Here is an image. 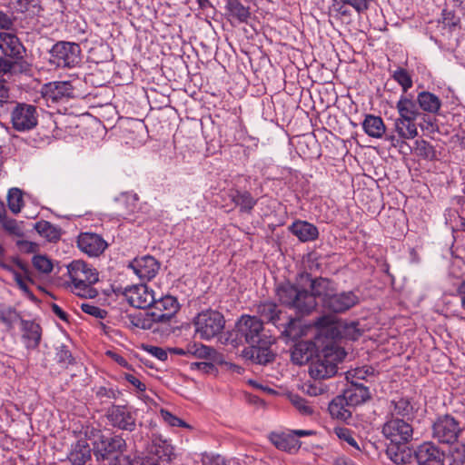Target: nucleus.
Wrapping results in <instances>:
<instances>
[{"label":"nucleus","instance_id":"34","mask_svg":"<svg viewBox=\"0 0 465 465\" xmlns=\"http://www.w3.org/2000/svg\"><path fill=\"white\" fill-rule=\"evenodd\" d=\"M35 231L46 241L56 242L62 235V229L48 221L41 220L34 225Z\"/></svg>","mask_w":465,"mask_h":465},{"label":"nucleus","instance_id":"36","mask_svg":"<svg viewBox=\"0 0 465 465\" xmlns=\"http://www.w3.org/2000/svg\"><path fill=\"white\" fill-rule=\"evenodd\" d=\"M12 262L15 264L13 271H8L13 274L14 280L18 287L27 283L33 282L32 272L28 265L17 257H12Z\"/></svg>","mask_w":465,"mask_h":465},{"label":"nucleus","instance_id":"11","mask_svg":"<svg viewBox=\"0 0 465 465\" xmlns=\"http://www.w3.org/2000/svg\"><path fill=\"white\" fill-rule=\"evenodd\" d=\"M237 329L250 345L262 343L263 337V322L256 316L242 315L237 322Z\"/></svg>","mask_w":465,"mask_h":465},{"label":"nucleus","instance_id":"4","mask_svg":"<svg viewBox=\"0 0 465 465\" xmlns=\"http://www.w3.org/2000/svg\"><path fill=\"white\" fill-rule=\"evenodd\" d=\"M49 64L63 69L78 67L82 63V49L74 42L59 41L49 51Z\"/></svg>","mask_w":465,"mask_h":465},{"label":"nucleus","instance_id":"50","mask_svg":"<svg viewBox=\"0 0 465 465\" xmlns=\"http://www.w3.org/2000/svg\"><path fill=\"white\" fill-rule=\"evenodd\" d=\"M116 465H155L149 458L136 457L132 458L130 455L116 459Z\"/></svg>","mask_w":465,"mask_h":465},{"label":"nucleus","instance_id":"28","mask_svg":"<svg viewBox=\"0 0 465 465\" xmlns=\"http://www.w3.org/2000/svg\"><path fill=\"white\" fill-rule=\"evenodd\" d=\"M137 201L138 198L136 194L128 193H122L115 199L114 210L116 215L124 219L132 215L137 209Z\"/></svg>","mask_w":465,"mask_h":465},{"label":"nucleus","instance_id":"29","mask_svg":"<svg viewBox=\"0 0 465 465\" xmlns=\"http://www.w3.org/2000/svg\"><path fill=\"white\" fill-rule=\"evenodd\" d=\"M290 232L301 242H311L318 238L319 232L315 225L305 221H296L289 227Z\"/></svg>","mask_w":465,"mask_h":465},{"label":"nucleus","instance_id":"48","mask_svg":"<svg viewBox=\"0 0 465 465\" xmlns=\"http://www.w3.org/2000/svg\"><path fill=\"white\" fill-rule=\"evenodd\" d=\"M32 262L34 267L42 273H49L53 270V263L45 255H35Z\"/></svg>","mask_w":465,"mask_h":465},{"label":"nucleus","instance_id":"44","mask_svg":"<svg viewBox=\"0 0 465 465\" xmlns=\"http://www.w3.org/2000/svg\"><path fill=\"white\" fill-rule=\"evenodd\" d=\"M7 203L12 213H18L24 205L23 192L18 188H11L7 194Z\"/></svg>","mask_w":465,"mask_h":465},{"label":"nucleus","instance_id":"20","mask_svg":"<svg viewBox=\"0 0 465 465\" xmlns=\"http://www.w3.org/2000/svg\"><path fill=\"white\" fill-rule=\"evenodd\" d=\"M106 416L114 427L128 431H133L135 429V418L124 406L113 405L108 409Z\"/></svg>","mask_w":465,"mask_h":465},{"label":"nucleus","instance_id":"15","mask_svg":"<svg viewBox=\"0 0 465 465\" xmlns=\"http://www.w3.org/2000/svg\"><path fill=\"white\" fill-rule=\"evenodd\" d=\"M360 302L358 295L352 291L334 292L324 302L323 308L332 313H343Z\"/></svg>","mask_w":465,"mask_h":465},{"label":"nucleus","instance_id":"59","mask_svg":"<svg viewBox=\"0 0 465 465\" xmlns=\"http://www.w3.org/2000/svg\"><path fill=\"white\" fill-rule=\"evenodd\" d=\"M143 349L162 361L167 360V351L161 347L153 345H143Z\"/></svg>","mask_w":465,"mask_h":465},{"label":"nucleus","instance_id":"3","mask_svg":"<svg viewBox=\"0 0 465 465\" xmlns=\"http://www.w3.org/2000/svg\"><path fill=\"white\" fill-rule=\"evenodd\" d=\"M346 356L343 349L331 345H326L315 358L312 359L309 365V374L313 380H324L334 376L337 372V365Z\"/></svg>","mask_w":465,"mask_h":465},{"label":"nucleus","instance_id":"55","mask_svg":"<svg viewBox=\"0 0 465 465\" xmlns=\"http://www.w3.org/2000/svg\"><path fill=\"white\" fill-rule=\"evenodd\" d=\"M334 432L340 440L348 442L351 446L359 449L357 441L352 436L351 430L345 427H337L334 429Z\"/></svg>","mask_w":465,"mask_h":465},{"label":"nucleus","instance_id":"14","mask_svg":"<svg viewBox=\"0 0 465 465\" xmlns=\"http://www.w3.org/2000/svg\"><path fill=\"white\" fill-rule=\"evenodd\" d=\"M313 430H295L289 433H272L270 437L272 443L279 450L294 453L301 448V441L297 437L313 435Z\"/></svg>","mask_w":465,"mask_h":465},{"label":"nucleus","instance_id":"39","mask_svg":"<svg viewBox=\"0 0 465 465\" xmlns=\"http://www.w3.org/2000/svg\"><path fill=\"white\" fill-rule=\"evenodd\" d=\"M351 407H349L341 395L336 396L329 404L328 410L332 418L348 420L351 417Z\"/></svg>","mask_w":465,"mask_h":465},{"label":"nucleus","instance_id":"25","mask_svg":"<svg viewBox=\"0 0 465 465\" xmlns=\"http://www.w3.org/2000/svg\"><path fill=\"white\" fill-rule=\"evenodd\" d=\"M259 319L273 324L276 328H280V322L285 318V312L279 309L278 305L271 301L259 303L256 308Z\"/></svg>","mask_w":465,"mask_h":465},{"label":"nucleus","instance_id":"37","mask_svg":"<svg viewBox=\"0 0 465 465\" xmlns=\"http://www.w3.org/2000/svg\"><path fill=\"white\" fill-rule=\"evenodd\" d=\"M21 312L15 307L0 303V322L4 324L7 331L14 330L15 324L22 320Z\"/></svg>","mask_w":465,"mask_h":465},{"label":"nucleus","instance_id":"61","mask_svg":"<svg viewBox=\"0 0 465 465\" xmlns=\"http://www.w3.org/2000/svg\"><path fill=\"white\" fill-rule=\"evenodd\" d=\"M420 126L421 129L426 130L430 133H433L438 129L437 124L435 123V119H432L430 116L423 117V124H420Z\"/></svg>","mask_w":465,"mask_h":465},{"label":"nucleus","instance_id":"30","mask_svg":"<svg viewBox=\"0 0 465 465\" xmlns=\"http://www.w3.org/2000/svg\"><path fill=\"white\" fill-rule=\"evenodd\" d=\"M282 336L288 340H297L304 334V331L301 325V321L297 318H292L285 314L284 320L280 322V328Z\"/></svg>","mask_w":465,"mask_h":465},{"label":"nucleus","instance_id":"1","mask_svg":"<svg viewBox=\"0 0 465 465\" xmlns=\"http://www.w3.org/2000/svg\"><path fill=\"white\" fill-rule=\"evenodd\" d=\"M337 291L334 282L328 278H312L309 272L298 274L297 285L290 282L280 284L276 288V296L282 304L306 315L317 306L316 298H320L322 307L326 300Z\"/></svg>","mask_w":465,"mask_h":465},{"label":"nucleus","instance_id":"12","mask_svg":"<svg viewBox=\"0 0 465 465\" xmlns=\"http://www.w3.org/2000/svg\"><path fill=\"white\" fill-rule=\"evenodd\" d=\"M130 305L138 309L151 308L155 302L153 291L145 284L127 286L123 292Z\"/></svg>","mask_w":465,"mask_h":465},{"label":"nucleus","instance_id":"22","mask_svg":"<svg viewBox=\"0 0 465 465\" xmlns=\"http://www.w3.org/2000/svg\"><path fill=\"white\" fill-rule=\"evenodd\" d=\"M0 49L5 56L15 61L23 59L25 52L19 38L11 33H0Z\"/></svg>","mask_w":465,"mask_h":465},{"label":"nucleus","instance_id":"60","mask_svg":"<svg viewBox=\"0 0 465 465\" xmlns=\"http://www.w3.org/2000/svg\"><path fill=\"white\" fill-rule=\"evenodd\" d=\"M341 2L352 6L359 14L366 12L370 7L366 0H341Z\"/></svg>","mask_w":465,"mask_h":465},{"label":"nucleus","instance_id":"38","mask_svg":"<svg viewBox=\"0 0 465 465\" xmlns=\"http://www.w3.org/2000/svg\"><path fill=\"white\" fill-rule=\"evenodd\" d=\"M230 196L234 204L240 208L241 213H251L257 203V200L248 191L236 190Z\"/></svg>","mask_w":465,"mask_h":465},{"label":"nucleus","instance_id":"43","mask_svg":"<svg viewBox=\"0 0 465 465\" xmlns=\"http://www.w3.org/2000/svg\"><path fill=\"white\" fill-rule=\"evenodd\" d=\"M415 153L426 160L432 161L436 159V150L433 145L425 140L415 141Z\"/></svg>","mask_w":465,"mask_h":465},{"label":"nucleus","instance_id":"23","mask_svg":"<svg viewBox=\"0 0 465 465\" xmlns=\"http://www.w3.org/2000/svg\"><path fill=\"white\" fill-rule=\"evenodd\" d=\"M22 340L27 350L38 348L42 340V327L35 321L24 320L20 322Z\"/></svg>","mask_w":465,"mask_h":465},{"label":"nucleus","instance_id":"56","mask_svg":"<svg viewBox=\"0 0 465 465\" xmlns=\"http://www.w3.org/2000/svg\"><path fill=\"white\" fill-rule=\"evenodd\" d=\"M162 419L170 426L189 427L185 421L174 416L170 411L162 409L160 411Z\"/></svg>","mask_w":465,"mask_h":465},{"label":"nucleus","instance_id":"42","mask_svg":"<svg viewBox=\"0 0 465 465\" xmlns=\"http://www.w3.org/2000/svg\"><path fill=\"white\" fill-rule=\"evenodd\" d=\"M227 9L230 15L235 18L239 23L247 22L251 15L249 7L244 6L239 0H229Z\"/></svg>","mask_w":465,"mask_h":465},{"label":"nucleus","instance_id":"46","mask_svg":"<svg viewBox=\"0 0 465 465\" xmlns=\"http://www.w3.org/2000/svg\"><path fill=\"white\" fill-rule=\"evenodd\" d=\"M392 78L402 87L403 93H406L412 87L413 82L411 74L404 68H398L392 74Z\"/></svg>","mask_w":465,"mask_h":465},{"label":"nucleus","instance_id":"24","mask_svg":"<svg viewBox=\"0 0 465 465\" xmlns=\"http://www.w3.org/2000/svg\"><path fill=\"white\" fill-rule=\"evenodd\" d=\"M341 397L347 401L349 407H355L364 403L371 398L368 387L355 381H351V384L343 391Z\"/></svg>","mask_w":465,"mask_h":465},{"label":"nucleus","instance_id":"2","mask_svg":"<svg viewBox=\"0 0 465 465\" xmlns=\"http://www.w3.org/2000/svg\"><path fill=\"white\" fill-rule=\"evenodd\" d=\"M67 271L72 282V292L80 297L93 299L98 295L94 284L99 280L96 269L81 260L73 261Z\"/></svg>","mask_w":465,"mask_h":465},{"label":"nucleus","instance_id":"17","mask_svg":"<svg viewBox=\"0 0 465 465\" xmlns=\"http://www.w3.org/2000/svg\"><path fill=\"white\" fill-rule=\"evenodd\" d=\"M77 246L90 257L100 256L107 248L104 239L94 232H81L77 237Z\"/></svg>","mask_w":465,"mask_h":465},{"label":"nucleus","instance_id":"45","mask_svg":"<svg viewBox=\"0 0 465 465\" xmlns=\"http://www.w3.org/2000/svg\"><path fill=\"white\" fill-rule=\"evenodd\" d=\"M187 352L199 359H210L215 351L209 346L193 342L187 345Z\"/></svg>","mask_w":465,"mask_h":465},{"label":"nucleus","instance_id":"19","mask_svg":"<svg viewBox=\"0 0 465 465\" xmlns=\"http://www.w3.org/2000/svg\"><path fill=\"white\" fill-rule=\"evenodd\" d=\"M415 408L411 399L406 396H396L390 401L387 418L403 419L411 421L415 417Z\"/></svg>","mask_w":465,"mask_h":465},{"label":"nucleus","instance_id":"40","mask_svg":"<svg viewBox=\"0 0 465 465\" xmlns=\"http://www.w3.org/2000/svg\"><path fill=\"white\" fill-rule=\"evenodd\" d=\"M420 109L430 114H437L441 106L440 98L430 92H420L417 96Z\"/></svg>","mask_w":465,"mask_h":465},{"label":"nucleus","instance_id":"13","mask_svg":"<svg viewBox=\"0 0 465 465\" xmlns=\"http://www.w3.org/2000/svg\"><path fill=\"white\" fill-rule=\"evenodd\" d=\"M151 320L154 322H169L179 310V303L175 297L166 295L155 298V302L151 306Z\"/></svg>","mask_w":465,"mask_h":465},{"label":"nucleus","instance_id":"16","mask_svg":"<svg viewBox=\"0 0 465 465\" xmlns=\"http://www.w3.org/2000/svg\"><path fill=\"white\" fill-rule=\"evenodd\" d=\"M418 465H444V452L431 441H426L414 451Z\"/></svg>","mask_w":465,"mask_h":465},{"label":"nucleus","instance_id":"32","mask_svg":"<svg viewBox=\"0 0 465 465\" xmlns=\"http://www.w3.org/2000/svg\"><path fill=\"white\" fill-rule=\"evenodd\" d=\"M364 132L372 138H381L386 131L383 120L380 116L367 114L362 122Z\"/></svg>","mask_w":465,"mask_h":465},{"label":"nucleus","instance_id":"63","mask_svg":"<svg viewBox=\"0 0 465 465\" xmlns=\"http://www.w3.org/2000/svg\"><path fill=\"white\" fill-rule=\"evenodd\" d=\"M119 392L111 388L100 387L96 392L98 397H106L109 399H116Z\"/></svg>","mask_w":465,"mask_h":465},{"label":"nucleus","instance_id":"6","mask_svg":"<svg viewBox=\"0 0 465 465\" xmlns=\"http://www.w3.org/2000/svg\"><path fill=\"white\" fill-rule=\"evenodd\" d=\"M359 325V322L356 321L341 322L336 325L329 316L319 317L315 322V326L321 330L322 334L331 339L343 335L352 341L359 339L362 334Z\"/></svg>","mask_w":465,"mask_h":465},{"label":"nucleus","instance_id":"54","mask_svg":"<svg viewBox=\"0 0 465 465\" xmlns=\"http://www.w3.org/2000/svg\"><path fill=\"white\" fill-rule=\"evenodd\" d=\"M81 309L84 312L97 319H104L108 314L107 311L91 303H82Z\"/></svg>","mask_w":465,"mask_h":465},{"label":"nucleus","instance_id":"31","mask_svg":"<svg viewBox=\"0 0 465 465\" xmlns=\"http://www.w3.org/2000/svg\"><path fill=\"white\" fill-rule=\"evenodd\" d=\"M313 354V343L310 341H298L294 344L292 352L291 359L293 363L297 365H302L307 363L310 360L312 361Z\"/></svg>","mask_w":465,"mask_h":465},{"label":"nucleus","instance_id":"51","mask_svg":"<svg viewBox=\"0 0 465 465\" xmlns=\"http://www.w3.org/2000/svg\"><path fill=\"white\" fill-rule=\"evenodd\" d=\"M292 402L301 414L310 416L313 413L312 406L305 399L300 396H293Z\"/></svg>","mask_w":465,"mask_h":465},{"label":"nucleus","instance_id":"49","mask_svg":"<svg viewBox=\"0 0 465 465\" xmlns=\"http://www.w3.org/2000/svg\"><path fill=\"white\" fill-rule=\"evenodd\" d=\"M55 359L58 363L62 364L63 367H67L68 365L73 364L74 361L71 351L65 345H61L56 348Z\"/></svg>","mask_w":465,"mask_h":465},{"label":"nucleus","instance_id":"41","mask_svg":"<svg viewBox=\"0 0 465 465\" xmlns=\"http://www.w3.org/2000/svg\"><path fill=\"white\" fill-rule=\"evenodd\" d=\"M394 128L401 139L410 140L418 135L415 120L403 121L402 119H395Z\"/></svg>","mask_w":465,"mask_h":465},{"label":"nucleus","instance_id":"5","mask_svg":"<svg viewBox=\"0 0 465 465\" xmlns=\"http://www.w3.org/2000/svg\"><path fill=\"white\" fill-rule=\"evenodd\" d=\"M195 334L202 340L209 341L222 333L225 325L224 316L215 310H205L193 319Z\"/></svg>","mask_w":465,"mask_h":465},{"label":"nucleus","instance_id":"52","mask_svg":"<svg viewBox=\"0 0 465 465\" xmlns=\"http://www.w3.org/2000/svg\"><path fill=\"white\" fill-rule=\"evenodd\" d=\"M317 381L314 380L312 383H304L302 386L303 391L310 396H318L324 393L327 391V387Z\"/></svg>","mask_w":465,"mask_h":465},{"label":"nucleus","instance_id":"10","mask_svg":"<svg viewBox=\"0 0 465 465\" xmlns=\"http://www.w3.org/2000/svg\"><path fill=\"white\" fill-rule=\"evenodd\" d=\"M11 122L15 130L28 131L37 125L38 114L32 104L18 103L11 113Z\"/></svg>","mask_w":465,"mask_h":465},{"label":"nucleus","instance_id":"8","mask_svg":"<svg viewBox=\"0 0 465 465\" xmlns=\"http://www.w3.org/2000/svg\"><path fill=\"white\" fill-rule=\"evenodd\" d=\"M127 445L124 439L119 435L105 437L102 436L95 443L94 454L97 461L114 463L120 457H126L124 451L126 450Z\"/></svg>","mask_w":465,"mask_h":465},{"label":"nucleus","instance_id":"57","mask_svg":"<svg viewBox=\"0 0 465 465\" xmlns=\"http://www.w3.org/2000/svg\"><path fill=\"white\" fill-rule=\"evenodd\" d=\"M203 465H228L227 460L219 454L204 453L202 457Z\"/></svg>","mask_w":465,"mask_h":465},{"label":"nucleus","instance_id":"33","mask_svg":"<svg viewBox=\"0 0 465 465\" xmlns=\"http://www.w3.org/2000/svg\"><path fill=\"white\" fill-rule=\"evenodd\" d=\"M396 108L399 113L397 119H402L403 121L416 120L420 114L416 103L404 95L397 102Z\"/></svg>","mask_w":465,"mask_h":465},{"label":"nucleus","instance_id":"27","mask_svg":"<svg viewBox=\"0 0 465 465\" xmlns=\"http://www.w3.org/2000/svg\"><path fill=\"white\" fill-rule=\"evenodd\" d=\"M91 448L86 439H80L71 445L68 460L72 465H84L91 459Z\"/></svg>","mask_w":465,"mask_h":465},{"label":"nucleus","instance_id":"35","mask_svg":"<svg viewBox=\"0 0 465 465\" xmlns=\"http://www.w3.org/2000/svg\"><path fill=\"white\" fill-rule=\"evenodd\" d=\"M12 262L15 264L13 271H8L13 274L14 280L18 287L27 283L33 282L32 272L28 265L17 257H12Z\"/></svg>","mask_w":465,"mask_h":465},{"label":"nucleus","instance_id":"26","mask_svg":"<svg viewBox=\"0 0 465 465\" xmlns=\"http://www.w3.org/2000/svg\"><path fill=\"white\" fill-rule=\"evenodd\" d=\"M270 341L262 340V343L251 345L243 351L246 358L258 364H266L274 360V354L269 348Z\"/></svg>","mask_w":465,"mask_h":465},{"label":"nucleus","instance_id":"18","mask_svg":"<svg viewBox=\"0 0 465 465\" xmlns=\"http://www.w3.org/2000/svg\"><path fill=\"white\" fill-rule=\"evenodd\" d=\"M128 268L142 281H150L156 276L160 269V262L151 255H144L134 259Z\"/></svg>","mask_w":465,"mask_h":465},{"label":"nucleus","instance_id":"64","mask_svg":"<svg viewBox=\"0 0 465 465\" xmlns=\"http://www.w3.org/2000/svg\"><path fill=\"white\" fill-rule=\"evenodd\" d=\"M125 379L128 382L134 385L138 391H144L146 387L145 384L143 383L138 378L132 374H126Z\"/></svg>","mask_w":465,"mask_h":465},{"label":"nucleus","instance_id":"21","mask_svg":"<svg viewBox=\"0 0 465 465\" xmlns=\"http://www.w3.org/2000/svg\"><path fill=\"white\" fill-rule=\"evenodd\" d=\"M43 96L46 101L58 103L74 97V87L70 82H53L44 85Z\"/></svg>","mask_w":465,"mask_h":465},{"label":"nucleus","instance_id":"62","mask_svg":"<svg viewBox=\"0 0 465 465\" xmlns=\"http://www.w3.org/2000/svg\"><path fill=\"white\" fill-rule=\"evenodd\" d=\"M15 264L12 262V258L9 259V262L5 258V249L0 244V267L5 271H13V267Z\"/></svg>","mask_w":465,"mask_h":465},{"label":"nucleus","instance_id":"53","mask_svg":"<svg viewBox=\"0 0 465 465\" xmlns=\"http://www.w3.org/2000/svg\"><path fill=\"white\" fill-rule=\"evenodd\" d=\"M0 223L10 233L14 235H21V228L15 220L8 219L5 213H0Z\"/></svg>","mask_w":465,"mask_h":465},{"label":"nucleus","instance_id":"7","mask_svg":"<svg viewBox=\"0 0 465 465\" xmlns=\"http://www.w3.org/2000/svg\"><path fill=\"white\" fill-rule=\"evenodd\" d=\"M432 438L441 444H453L458 441L462 428L460 422L450 414L439 416L431 426Z\"/></svg>","mask_w":465,"mask_h":465},{"label":"nucleus","instance_id":"9","mask_svg":"<svg viewBox=\"0 0 465 465\" xmlns=\"http://www.w3.org/2000/svg\"><path fill=\"white\" fill-rule=\"evenodd\" d=\"M382 434L393 445H404L412 439L413 428L403 419L387 418L382 427Z\"/></svg>","mask_w":465,"mask_h":465},{"label":"nucleus","instance_id":"58","mask_svg":"<svg viewBox=\"0 0 465 465\" xmlns=\"http://www.w3.org/2000/svg\"><path fill=\"white\" fill-rule=\"evenodd\" d=\"M374 370L369 366H363L361 368H356L352 371H349L348 374L355 380H365L368 376L373 375Z\"/></svg>","mask_w":465,"mask_h":465},{"label":"nucleus","instance_id":"47","mask_svg":"<svg viewBox=\"0 0 465 465\" xmlns=\"http://www.w3.org/2000/svg\"><path fill=\"white\" fill-rule=\"evenodd\" d=\"M400 446L395 445L388 448L387 454L395 464H405L410 458V454L405 450L401 451Z\"/></svg>","mask_w":465,"mask_h":465}]
</instances>
